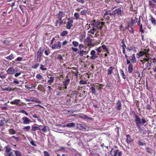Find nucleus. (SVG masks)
<instances>
[{"label": "nucleus", "mask_w": 156, "mask_h": 156, "mask_svg": "<svg viewBox=\"0 0 156 156\" xmlns=\"http://www.w3.org/2000/svg\"><path fill=\"white\" fill-rule=\"evenodd\" d=\"M105 24L104 22H100L98 21L94 20L90 22V23L87 24V25H89L88 30L93 27L101 30L102 28V26H104Z\"/></svg>", "instance_id": "1"}, {"label": "nucleus", "mask_w": 156, "mask_h": 156, "mask_svg": "<svg viewBox=\"0 0 156 156\" xmlns=\"http://www.w3.org/2000/svg\"><path fill=\"white\" fill-rule=\"evenodd\" d=\"M113 14L119 16H122L124 15V11L122 8H121L115 9L113 11Z\"/></svg>", "instance_id": "2"}, {"label": "nucleus", "mask_w": 156, "mask_h": 156, "mask_svg": "<svg viewBox=\"0 0 156 156\" xmlns=\"http://www.w3.org/2000/svg\"><path fill=\"white\" fill-rule=\"evenodd\" d=\"M67 20L68 21L66 23V28L70 30L73 26V20L72 18H68Z\"/></svg>", "instance_id": "3"}, {"label": "nucleus", "mask_w": 156, "mask_h": 156, "mask_svg": "<svg viewBox=\"0 0 156 156\" xmlns=\"http://www.w3.org/2000/svg\"><path fill=\"white\" fill-rule=\"evenodd\" d=\"M77 128L79 129L85 131L86 130L87 127V126L83 123H77L76 124Z\"/></svg>", "instance_id": "4"}, {"label": "nucleus", "mask_w": 156, "mask_h": 156, "mask_svg": "<svg viewBox=\"0 0 156 156\" xmlns=\"http://www.w3.org/2000/svg\"><path fill=\"white\" fill-rule=\"evenodd\" d=\"M90 29L88 31V33L90 36H93L94 37L96 36V34L98 33L97 29L95 28L91 27Z\"/></svg>", "instance_id": "5"}, {"label": "nucleus", "mask_w": 156, "mask_h": 156, "mask_svg": "<svg viewBox=\"0 0 156 156\" xmlns=\"http://www.w3.org/2000/svg\"><path fill=\"white\" fill-rule=\"evenodd\" d=\"M61 47V42L58 41L55 44H52L51 48L53 49H60Z\"/></svg>", "instance_id": "6"}, {"label": "nucleus", "mask_w": 156, "mask_h": 156, "mask_svg": "<svg viewBox=\"0 0 156 156\" xmlns=\"http://www.w3.org/2000/svg\"><path fill=\"white\" fill-rule=\"evenodd\" d=\"M65 13L64 12L59 11V12L56 15V16L58 18V20H61L62 19L63 17L65 16Z\"/></svg>", "instance_id": "7"}, {"label": "nucleus", "mask_w": 156, "mask_h": 156, "mask_svg": "<svg viewBox=\"0 0 156 156\" xmlns=\"http://www.w3.org/2000/svg\"><path fill=\"white\" fill-rule=\"evenodd\" d=\"M16 72L15 69L12 67H10L7 70V73L10 75L13 74Z\"/></svg>", "instance_id": "8"}, {"label": "nucleus", "mask_w": 156, "mask_h": 156, "mask_svg": "<svg viewBox=\"0 0 156 156\" xmlns=\"http://www.w3.org/2000/svg\"><path fill=\"white\" fill-rule=\"evenodd\" d=\"M135 121L137 126H140V125L142 124V122H141L140 119L136 114L135 115Z\"/></svg>", "instance_id": "9"}, {"label": "nucleus", "mask_w": 156, "mask_h": 156, "mask_svg": "<svg viewBox=\"0 0 156 156\" xmlns=\"http://www.w3.org/2000/svg\"><path fill=\"white\" fill-rule=\"evenodd\" d=\"M90 54L91 56L90 57V58L92 60H94L98 57L95 53V51L94 50H92L90 52Z\"/></svg>", "instance_id": "10"}, {"label": "nucleus", "mask_w": 156, "mask_h": 156, "mask_svg": "<svg viewBox=\"0 0 156 156\" xmlns=\"http://www.w3.org/2000/svg\"><path fill=\"white\" fill-rule=\"evenodd\" d=\"M115 108L118 111L121 110L122 109V104L119 100L117 101L116 103Z\"/></svg>", "instance_id": "11"}, {"label": "nucleus", "mask_w": 156, "mask_h": 156, "mask_svg": "<svg viewBox=\"0 0 156 156\" xmlns=\"http://www.w3.org/2000/svg\"><path fill=\"white\" fill-rule=\"evenodd\" d=\"M87 43V45L88 46H92V40L89 37H87L84 40Z\"/></svg>", "instance_id": "12"}, {"label": "nucleus", "mask_w": 156, "mask_h": 156, "mask_svg": "<svg viewBox=\"0 0 156 156\" xmlns=\"http://www.w3.org/2000/svg\"><path fill=\"white\" fill-rule=\"evenodd\" d=\"M20 99H16L10 102V103L12 105L19 104L20 105H21L23 104L22 102H20Z\"/></svg>", "instance_id": "13"}, {"label": "nucleus", "mask_w": 156, "mask_h": 156, "mask_svg": "<svg viewBox=\"0 0 156 156\" xmlns=\"http://www.w3.org/2000/svg\"><path fill=\"white\" fill-rule=\"evenodd\" d=\"M23 121V123L24 124H29L31 122V121L28 118L26 117H24L22 118Z\"/></svg>", "instance_id": "14"}, {"label": "nucleus", "mask_w": 156, "mask_h": 156, "mask_svg": "<svg viewBox=\"0 0 156 156\" xmlns=\"http://www.w3.org/2000/svg\"><path fill=\"white\" fill-rule=\"evenodd\" d=\"M75 19L76 20H79L80 21H83V19L82 18L80 17V14L78 12H75L74 14Z\"/></svg>", "instance_id": "15"}, {"label": "nucleus", "mask_w": 156, "mask_h": 156, "mask_svg": "<svg viewBox=\"0 0 156 156\" xmlns=\"http://www.w3.org/2000/svg\"><path fill=\"white\" fill-rule=\"evenodd\" d=\"M114 69V67L112 66H110L108 68L107 71V75L108 76L111 75L112 73L113 70Z\"/></svg>", "instance_id": "16"}, {"label": "nucleus", "mask_w": 156, "mask_h": 156, "mask_svg": "<svg viewBox=\"0 0 156 156\" xmlns=\"http://www.w3.org/2000/svg\"><path fill=\"white\" fill-rule=\"evenodd\" d=\"M76 124L74 122H71L70 123H67L66 125H64L63 126V127H67L68 128L75 127L76 126Z\"/></svg>", "instance_id": "17"}, {"label": "nucleus", "mask_w": 156, "mask_h": 156, "mask_svg": "<svg viewBox=\"0 0 156 156\" xmlns=\"http://www.w3.org/2000/svg\"><path fill=\"white\" fill-rule=\"evenodd\" d=\"M80 14L82 16H86L87 14H89V11L87 9L82 10L80 12Z\"/></svg>", "instance_id": "18"}, {"label": "nucleus", "mask_w": 156, "mask_h": 156, "mask_svg": "<svg viewBox=\"0 0 156 156\" xmlns=\"http://www.w3.org/2000/svg\"><path fill=\"white\" fill-rule=\"evenodd\" d=\"M128 72L129 73H132L133 71V65L132 64H130L128 66Z\"/></svg>", "instance_id": "19"}, {"label": "nucleus", "mask_w": 156, "mask_h": 156, "mask_svg": "<svg viewBox=\"0 0 156 156\" xmlns=\"http://www.w3.org/2000/svg\"><path fill=\"white\" fill-rule=\"evenodd\" d=\"M63 20H62V19L61 20H57L55 22V26L56 27H57L58 25L59 26H61L62 25L63 23Z\"/></svg>", "instance_id": "20"}, {"label": "nucleus", "mask_w": 156, "mask_h": 156, "mask_svg": "<svg viewBox=\"0 0 156 156\" xmlns=\"http://www.w3.org/2000/svg\"><path fill=\"white\" fill-rule=\"evenodd\" d=\"M135 20H133L132 18L130 22L128 24V27H133L134 24L135 23Z\"/></svg>", "instance_id": "21"}, {"label": "nucleus", "mask_w": 156, "mask_h": 156, "mask_svg": "<svg viewBox=\"0 0 156 156\" xmlns=\"http://www.w3.org/2000/svg\"><path fill=\"white\" fill-rule=\"evenodd\" d=\"M70 79H66L65 81L63 82L64 89H66L67 88V87L70 82Z\"/></svg>", "instance_id": "22"}, {"label": "nucleus", "mask_w": 156, "mask_h": 156, "mask_svg": "<svg viewBox=\"0 0 156 156\" xmlns=\"http://www.w3.org/2000/svg\"><path fill=\"white\" fill-rule=\"evenodd\" d=\"M133 140L132 139L129 134L126 135V141L128 144H129Z\"/></svg>", "instance_id": "23"}, {"label": "nucleus", "mask_w": 156, "mask_h": 156, "mask_svg": "<svg viewBox=\"0 0 156 156\" xmlns=\"http://www.w3.org/2000/svg\"><path fill=\"white\" fill-rule=\"evenodd\" d=\"M130 60L131 61L132 63H135L136 62V59L135 56V54L133 53L131 56V58Z\"/></svg>", "instance_id": "24"}, {"label": "nucleus", "mask_w": 156, "mask_h": 156, "mask_svg": "<svg viewBox=\"0 0 156 156\" xmlns=\"http://www.w3.org/2000/svg\"><path fill=\"white\" fill-rule=\"evenodd\" d=\"M30 126L29 125L23 127V129L24 132H29L30 131Z\"/></svg>", "instance_id": "25"}, {"label": "nucleus", "mask_w": 156, "mask_h": 156, "mask_svg": "<svg viewBox=\"0 0 156 156\" xmlns=\"http://www.w3.org/2000/svg\"><path fill=\"white\" fill-rule=\"evenodd\" d=\"M36 78L39 80H42L43 82L45 81L43 77L40 74H38L36 75Z\"/></svg>", "instance_id": "26"}, {"label": "nucleus", "mask_w": 156, "mask_h": 156, "mask_svg": "<svg viewBox=\"0 0 156 156\" xmlns=\"http://www.w3.org/2000/svg\"><path fill=\"white\" fill-rule=\"evenodd\" d=\"M48 77L49 78V79L48 80L47 83L50 84L53 82L54 80V78L52 76H51L50 77Z\"/></svg>", "instance_id": "27"}, {"label": "nucleus", "mask_w": 156, "mask_h": 156, "mask_svg": "<svg viewBox=\"0 0 156 156\" xmlns=\"http://www.w3.org/2000/svg\"><path fill=\"white\" fill-rule=\"evenodd\" d=\"M78 91H72L71 94L70 95L72 96V97H76L78 95Z\"/></svg>", "instance_id": "28"}, {"label": "nucleus", "mask_w": 156, "mask_h": 156, "mask_svg": "<svg viewBox=\"0 0 156 156\" xmlns=\"http://www.w3.org/2000/svg\"><path fill=\"white\" fill-rule=\"evenodd\" d=\"M56 59H58V60L61 62H63V59L62 56L59 54H58L56 58Z\"/></svg>", "instance_id": "29"}, {"label": "nucleus", "mask_w": 156, "mask_h": 156, "mask_svg": "<svg viewBox=\"0 0 156 156\" xmlns=\"http://www.w3.org/2000/svg\"><path fill=\"white\" fill-rule=\"evenodd\" d=\"M44 51V49L42 48L41 47L39 48L38 51L37 52V55H41Z\"/></svg>", "instance_id": "30"}, {"label": "nucleus", "mask_w": 156, "mask_h": 156, "mask_svg": "<svg viewBox=\"0 0 156 156\" xmlns=\"http://www.w3.org/2000/svg\"><path fill=\"white\" fill-rule=\"evenodd\" d=\"M150 20L151 23L154 26H155L156 25V20L152 16L151 17Z\"/></svg>", "instance_id": "31"}, {"label": "nucleus", "mask_w": 156, "mask_h": 156, "mask_svg": "<svg viewBox=\"0 0 156 156\" xmlns=\"http://www.w3.org/2000/svg\"><path fill=\"white\" fill-rule=\"evenodd\" d=\"M119 72H120V73L121 74V76H122V78L123 79H126V77L125 76L123 70L122 69H120L119 70Z\"/></svg>", "instance_id": "32"}, {"label": "nucleus", "mask_w": 156, "mask_h": 156, "mask_svg": "<svg viewBox=\"0 0 156 156\" xmlns=\"http://www.w3.org/2000/svg\"><path fill=\"white\" fill-rule=\"evenodd\" d=\"M5 153H8L10 152V151L11 150V148L9 146H7L5 147Z\"/></svg>", "instance_id": "33"}, {"label": "nucleus", "mask_w": 156, "mask_h": 156, "mask_svg": "<svg viewBox=\"0 0 156 156\" xmlns=\"http://www.w3.org/2000/svg\"><path fill=\"white\" fill-rule=\"evenodd\" d=\"M14 58V55L13 54H11L9 56L6 57L5 58L8 60H11L13 59Z\"/></svg>", "instance_id": "34"}, {"label": "nucleus", "mask_w": 156, "mask_h": 156, "mask_svg": "<svg viewBox=\"0 0 156 156\" xmlns=\"http://www.w3.org/2000/svg\"><path fill=\"white\" fill-rule=\"evenodd\" d=\"M90 90L91 93H92V94L94 95L96 94L97 91L94 87H91L90 88Z\"/></svg>", "instance_id": "35"}, {"label": "nucleus", "mask_w": 156, "mask_h": 156, "mask_svg": "<svg viewBox=\"0 0 156 156\" xmlns=\"http://www.w3.org/2000/svg\"><path fill=\"white\" fill-rule=\"evenodd\" d=\"M68 34V32L66 30H64L62 31L61 33L60 34V36L62 37H64Z\"/></svg>", "instance_id": "36"}, {"label": "nucleus", "mask_w": 156, "mask_h": 156, "mask_svg": "<svg viewBox=\"0 0 156 156\" xmlns=\"http://www.w3.org/2000/svg\"><path fill=\"white\" fill-rule=\"evenodd\" d=\"M37 130H40V129L38 127L35 126H32L31 131H35Z\"/></svg>", "instance_id": "37"}, {"label": "nucleus", "mask_w": 156, "mask_h": 156, "mask_svg": "<svg viewBox=\"0 0 156 156\" xmlns=\"http://www.w3.org/2000/svg\"><path fill=\"white\" fill-rule=\"evenodd\" d=\"M145 151L147 153L151 154L153 150L150 149L149 147H147L145 149Z\"/></svg>", "instance_id": "38"}, {"label": "nucleus", "mask_w": 156, "mask_h": 156, "mask_svg": "<svg viewBox=\"0 0 156 156\" xmlns=\"http://www.w3.org/2000/svg\"><path fill=\"white\" fill-rule=\"evenodd\" d=\"M153 1L152 0H150L149 2V4L151 7L154 8L155 4L153 3Z\"/></svg>", "instance_id": "39"}, {"label": "nucleus", "mask_w": 156, "mask_h": 156, "mask_svg": "<svg viewBox=\"0 0 156 156\" xmlns=\"http://www.w3.org/2000/svg\"><path fill=\"white\" fill-rule=\"evenodd\" d=\"M14 151L16 156H22L21 153L20 151L17 150H14Z\"/></svg>", "instance_id": "40"}, {"label": "nucleus", "mask_w": 156, "mask_h": 156, "mask_svg": "<svg viewBox=\"0 0 156 156\" xmlns=\"http://www.w3.org/2000/svg\"><path fill=\"white\" fill-rule=\"evenodd\" d=\"M104 15H105L107 16L108 15H109L110 16H111L112 15L114 16V15L113 14V11L112 12H110V11H106L104 13Z\"/></svg>", "instance_id": "41"}, {"label": "nucleus", "mask_w": 156, "mask_h": 156, "mask_svg": "<svg viewBox=\"0 0 156 156\" xmlns=\"http://www.w3.org/2000/svg\"><path fill=\"white\" fill-rule=\"evenodd\" d=\"M144 55V52L142 51H140L139 53H137L136 58H139L141 56H142Z\"/></svg>", "instance_id": "42"}, {"label": "nucleus", "mask_w": 156, "mask_h": 156, "mask_svg": "<svg viewBox=\"0 0 156 156\" xmlns=\"http://www.w3.org/2000/svg\"><path fill=\"white\" fill-rule=\"evenodd\" d=\"M2 42L3 44L5 45H8L10 43V41L7 40H4Z\"/></svg>", "instance_id": "43"}, {"label": "nucleus", "mask_w": 156, "mask_h": 156, "mask_svg": "<svg viewBox=\"0 0 156 156\" xmlns=\"http://www.w3.org/2000/svg\"><path fill=\"white\" fill-rule=\"evenodd\" d=\"M101 48H102L103 49L105 50V51L108 52L107 53H108V49L106 47V46L105 45H103L101 46Z\"/></svg>", "instance_id": "44"}, {"label": "nucleus", "mask_w": 156, "mask_h": 156, "mask_svg": "<svg viewBox=\"0 0 156 156\" xmlns=\"http://www.w3.org/2000/svg\"><path fill=\"white\" fill-rule=\"evenodd\" d=\"M40 69L42 70H47L46 66L44 65H43L42 64H41V65Z\"/></svg>", "instance_id": "45"}, {"label": "nucleus", "mask_w": 156, "mask_h": 156, "mask_svg": "<svg viewBox=\"0 0 156 156\" xmlns=\"http://www.w3.org/2000/svg\"><path fill=\"white\" fill-rule=\"evenodd\" d=\"M9 133L11 134H15L16 133V131L13 129H11L9 130Z\"/></svg>", "instance_id": "46"}, {"label": "nucleus", "mask_w": 156, "mask_h": 156, "mask_svg": "<svg viewBox=\"0 0 156 156\" xmlns=\"http://www.w3.org/2000/svg\"><path fill=\"white\" fill-rule=\"evenodd\" d=\"M5 156H14V154L12 152L7 153H5Z\"/></svg>", "instance_id": "47"}, {"label": "nucleus", "mask_w": 156, "mask_h": 156, "mask_svg": "<svg viewBox=\"0 0 156 156\" xmlns=\"http://www.w3.org/2000/svg\"><path fill=\"white\" fill-rule=\"evenodd\" d=\"M31 101L35 102L38 103H41V102L40 101H37L35 99V98H31Z\"/></svg>", "instance_id": "48"}, {"label": "nucleus", "mask_w": 156, "mask_h": 156, "mask_svg": "<svg viewBox=\"0 0 156 156\" xmlns=\"http://www.w3.org/2000/svg\"><path fill=\"white\" fill-rule=\"evenodd\" d=\"M86 37V34L85 33H84L82 35L80 38V41H81L83 39H84Z\"/></svg>", "instance_id": "49"}, {"label": "nucleus", "mask_w": 156, "mask_h": 156, "mask_svg": "<svg viewBox=\"0 0 156 156\" xmlns=\"http://www.w3.org/2000/svg\"><path fill=\"white\" fill-rule=\"evenodd\" d=\"M72 44L75 47H76L78 46L79 43L77 41H73L72 42Z\"/></svg>", "instance_id": "50"}, {"label": "nucleus", "mask_w": 156, "mask_h": 156, "mask_svg": "<svg viewBox=\"0 0 156 156\" xmlns=\"http://www.w3.org/2000/svg\"><path fill=\"white\" fill-rule=\"evenodd\" d=\"M149 60L148 58H144L143 60H141L140 62H142V64H144L146 62H148Z\"/></svg>", "instance_id": "51"}, {"label": "nucleus", "mask_w": 156, "mask_h": 156, "mask_svg": "<svg viewBox=\"0 0 156 156\" xmlns=\"http://www.w3.org/2000/svg\"><path fill=\"white\" fill-rule=\"evenodd\" d=\"M84 118L87 119L88 121H89V120L94 121V119H93L91 118L88 117L86 115H85L84 116Z\"/></svg>", "instance_id": "52"}, {"label": "nucleus", "mask_w": 156, "mask_h": 156, "mask_svg": "<svg viewBox=\"0 0 156 156\" xmlns=\"http://www.w3.org/2000/svg\"><path fill=\"white\" fill-rule=\"evenodd\" d=\"M119 150H116L114 151V154L113 155H112V156H117L119 153Z\"/></svg>", "instance_id": "53"}, {"label": "nucleus", "mask_w": 156, "mask_h": 156, "mask_svg": "<svg viewBox=\"0 0 156 156\" xmlns=\"http://www.w3.org/2000/svg\"><path fill=\"white\" fill-rule=\"evenodd\" d=\"M20 113L25 114L27 116L28 115V114L24 110H22L19 112Z\"/></svg>", "instance_id": "54"}, {"label": "nucleus", "mask_w": 156, "mask_h": 156, "mask_svg": "<svg viewBox=\"0 0 156 156\" xmlns=\"http://www.w3.org/2000/svg\"><path fill=\"white\" fill-rule=\"evenodd\" d=\"M139 26H140V32H141L142 33H144V30L143 29L142 24H141V25H140Z\"/></svg>", "instance_id": "55"}, {"label": "nucleus", "mask_w": 156, "mask_h": 156, "mask_svg": "<svg viewBox=\"0 0 156 156\" xmlns=\"http://www.w3.org/2000/svg\"><path fill=\"white\" fill-rule=\"evenodd\" d=\"M44 156H50L49 152L47 151H44L43 152Z\"/></svg>", "instance_id": "56"}, {"label": "nucleus", "mask_w": 156, "mask_h": 156, "mask_svg": "<svg viewBox=\"0 0 156 156\" xmlns=\"http://www.w3.org/2000/svg\"><path fill=\"white\" fill-rule=\"evenodd\" d=\"M39 66V63H36L32 67V68L34 69H37Z\"/></svg>", "instance_id": "57"}, {"label": "nucleus", "mask_w": 156, "mask_h": 156, "mask_svg": "<svg viewBox=\"0 0 156 156\" xmlns=\"http://www.w3.org/2000/svg\"><path fill=\"white\" fill-rule=\"evenodd\" d=\"M152 109L151 105L148 104L147 105L146 107V109L147 110H151Z\"/></svg>", "instance_id": "58"}, {"label": "nucleus", "mask_w": 156, "mask_h": 156, "mask_svg": "<svg viewBox=\"0 0 156 156\" xmlns=\"http://www.w3.org/2000/svg\"><path fill=\"white\" fill-rule=\"evenodd\" d=\"M137 127V128L139 129V131L144 134L143 129L140 127V126Z\"/></svg>", "instance_id": "59"}, {"label": "nucleus", "mask_w": 156, "mask_h": 156, "mask_svg": "<svg viewBox=\"0 0 156 156\" xmlns=\"http://www.w3.org/2000/svg\"><path fill=\"white\" fill-rule=\"evenodd\" d=\"M80 83L82 84H87V82L85 80H81L80 81Z\"/></svg>", "instance_id": "60"}, {"label": "nucleus", "mask_w": 156, "mask_h": 156, "mask_svg": "<svg viewBox=\"0 0 156 156\" xmlns=\"http://www.w3.org/2000/svg\"><path fill=\"white\" fill-rule=\"evenodd\" d=\"M133 28V27H130V29H129V31L131 33L133 34L134 33V31Z\"/></svg>", "instance_id": "61"}, {"label": "nucleus", "mask_w": 156, "mask_h": 156, "mask_svg": "<svg viewBox=\"0 0 156 156\" xmlns=\"http://www.w3.org/2000/svg\"><path fill=\"white\" fill-rule=\"evenodd\" d=\"M41 55H37V62H39L41 61Z\"/></svg>", "instance_id": "62"}, {"label": "nucleus", "mask_w": 156, "mask_h": 156, "mask_svg": "<svg viewBox=\"0 0 156 156\" xmlns=\"http://www.w3.org/2000/svg\"><path fill=\"white\" fill-rule=\"evenodd\" d=\"M122 45H121V46L122 47H124L126 48V45L125 44L124 39H122Z\"/></svg>", "instance_id": "63"}, {"label": "nucleus", "mask_w": 156, "mask_h": 156, "mask_svg": "<svg viewBox=\"0 0 156 156\" xmlns=\"http://www.w3.org/2000/svg\"><path fill=\"white\" fill-rule=\"evenodd\" d=\"M3 90H5L9 91H10L12 90V88L10 87H7L4 88Z\"/></svg>", "instance_id": "64"}]
</instances>
